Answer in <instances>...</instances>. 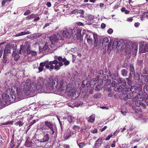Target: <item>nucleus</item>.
<instances>
[{"instance_id":"58836bf2","label":"nucleus","mask_w":148,"mask_h":148,"mask_svg":"<svg viewBox=\"0 0 148 148\" xmlns=\"http://www.w3.org/2000/svg\"><path fill=\"white\" fill-rule=\"evenodd\" d=\"M133 75H134V78L135 79L138 80L139 79L140 76L139 74L137 73H135Z\"/></svg>"},{"instance_id":"6e6d98bb","label":"nucleus","mask_w":148,"mask_h":148,"mask_svg":"<svg viewBox=\"0 0 148 148\" xmlns=\"http://www.w3.org/2000/svg\"><path fill=\"white\" fill-rule=\"evenodd\" d=\"M78 145L80 148H82L85 145L84 143H81L78 144Z\"/></svg>"},{"instance_id":"774afa93","label":"nucleus","mask_w":148,"mask_h":148,"mask_svg":"<svg viewBox=\"0 0 148 148\" xmlns=\"http://www.w3.org/2000/svg\"><path fill=\"white\" fill-rule=\"evenodd\" d=\"M113 32V29H109L108 31V33L109 34H112Z\"/></svg>"},{"instance_id":"c03bdc74","label":"nucleus","mask_w":148,"mask_h":148,"mask_svg":"<svg viewBox=\"0 0 148 148\" xmlns=\"http://www.w3.org/2000/svg\"><path fill=\"white\" fill-rule=\"evenodd\" d=\"M127 83L130 85H131L132 83V80H130L129 78L126 79Z\"/></svg>"},{"instance_id":"72a5a7b5","label":"nucleus","mask_w":148,"mask_h":148,"mask_svg":"<svg viewBox=\"0 0 148 148\" xmlns=\"http://www.w3.org/2000/svg\"><path fill=\"white\" fill-rule=\"evenodd\" d=\"M127 73V71L126 70L123 69L121 71V74L124 77L126 76Z\"/></svg>"},{"instance_id":"cd10ccee","label":"nucleus","mask_w":148,"mask_h":148,"mask_svg":"<svg viewBox=\"0 0 148 148\" xmlns=\"http://www.w3.org/2000/svg\"><path fill=\"white\" fill-rule=\"evenodd\" d=\"M34 143L31 141H27L25 143V145L27 147H32Z\"/></svg>"},{"instance_id":"6ab92c4d","label":"nucleus","mask_w":148,"mask_h":148,"mask_svg":"<svg viewBox=\"0 0 148 148\" xmlns=\"http://www.w3.org/2000/svg\"><path fill=\"white\" fill-rule=\"evenodd\" d=\"M31 54V55L32 56H35L37 54L36 52L35 51H32L30 49L29 50L27 51L26 52H25L23 54V55L25 56H26L28 55H29Z\"/></svg>"},{"instance_id":"4be33fe9","label":"nucleus","mask_w":148,"mask_h":148,"mask_svg":"<svg viewBox=\"0 0 148 148\" xmlns=\"http://www.w3.org/2000/svg\"><path fill=\"white\" fill-rule=\"evenodd\" d=\"M135 71L134 67L132 64H131L130 66V73L129 74V77H132V75L135 73Z\"/></svg>"},{"instance_id":"f704fd0d","label":"nucleus","mask_w":148,"mask_h":148,"mask_svg":"<svg viewBox=\"0 0 148 148\" xmlns=\"http://www.w3.org/2000/svg\"><path fill=\"white\" fill-rule=\"evenodd\" d=\"M74 119V118L72 117L71 115H68L67 116V120L70 123L72 122L73 120Z\"/></svg>"},{"instance_id":"e433bc0d","label":"nucleus","mask_w":148,"mask_h":148,"mask_svg":"<svg viewBox=\"0 0 148 148\" xmlns=\"http://www.w3.org/2000/svg\"><path fill=\"white\" fill-rule=\"evenodd\" d=\"M14 145L15 148H18L20 144V141L17 140H16L15 142H14Z\"/></svg>"},{"instance_id":"7ed1b4c3","label":"nucleus","mask_w":148,"mask_h":148,"mask_svg":"<svg viewBox=\"0 0 148 148\" xmlns=\"http://www.w3.org/2000/svg\"><path fill=\"white\" fill-rule=\"evenodd\" d=\"M41 129L44 130H49L50 131H48L51 135H56L57 129L56 125H54L52 122L46 121L42 123L40 125Z\"/></svg>"},{"instance_id":"393cba45","label":"nucleus","mask_w":148,"mask_h":148,"mask_svg":"<svg viewBox=\"0 0 148 148\" xmlns=\"http://www.w3.org/2000/svg\"><path fill=\"white\" fill-rule=\"evenodd\" d=\"M136 98H133L132 99L133 102H135V105L137 107H139L140 106L141 101L140 100H137L135 101Z\"/></svg>"},{"instance_id":"052dcab7","label":"nucleus","mask_w":148,"mask_h":148,"mask_svg":"<svg viewBox=\"0 0 148 148\" xmlns=\"http://www.w3.org/2000/svg\"><path fill=\"white\" fill-rule=\"evenodd\" d=\"M96 81L95 79H93L91 81V83H92L93 84H95L96 83Z\"/></svg>"},{"instance_id":"ea45409f","label":"nucleus","mask_w":148,"mask_h":148,"mask_svg":"<svg viewBox=\"0 0 148 148\" xmlns=\"http://www.w3.org/2000/svg\"><path fill=\"white\" fill-rule=\"evenodd\" d=\"M118 76H117L115 73H112V76L110 77V78L112 79V80H115Z\"/></svg>"},{"instance_id":"4d7b16f0","label":"nucleus","mask_w":148,"mask_h":148,"mask_svg":"<svg viewBox=\"0 0 148 148\" xmlns=\"http://www.w3.org/2000/svg\"><path fill=\"white\" fill-rule=\"evenodd\" d=\"M103 79H98V84H99V85H100V86H101V85L102 84H103Z\"/></svg>"},{"instance_id":"39448f33","label":"nucleus","mask_w":148,"mask_h":148,"mask_svg":"<svg viewBox=\"0 0 148 148\" xmlns=\"http://www.w3.org/2000/svg\"><path fill=\"white\" fill-rule=\"evenodd\" d=\"M57 59L58 61L56 60L58 63L55 64L54 66V69L57 70H58L60 69V67L62 66L63 65L65 66L68 65L69 64V62L65 58H62L61 57H58Z\"/></svg>"},{"instance_id":"aec40b11","label":"nucleus","mask_w":148,"mask_h":148,"mask_svg":"<svg viewBox=\"0 0 148 148\" xmlns=\"http://www.w3.org/2000/svg\"><path fill=\"white\" fill-rule=\"evenodd\" d=\"M49 138V134H47L44 136L43 138L40 140V143H44L47 142Z\"/></svg>"},{"instance_id":"dca6fc26","label":"nucleus","mask_w":148,"mask_h":148,"mask_svg":"<svg viewBox=\"0 0 148 148\" xmlns=\"http://www.w3.org/2000/svg\"><path fill=\"white\" fill-rule=\"evenodd\" d=\"M19 117H18V119H20L18 121H17L15 123V125H19V126L21 127L22 126L23 124L25 122L23 121V117H21L20 118H19Z\"/></svg>"},{"instance_id":"69168bd1","label":"nucleus","mask_w":148,"mask_h":148,"mask_svg":"<svg viewBox=\"0 0 148 148\" xmlns=\"http://www.w3.org/2000/svg\"><path fill=\"white\" fill-rule=\"evenodd\" d=\"M100 96V95L99 94H95L94 95L93 97L94 98L96 99H97Z\"/></svg>"},{"instance_id":"a19ab883","label":"nucleus","mask_w":148,"mask_h":148,"mask_svg":"<svg viewBox=\"0 0 148 148\" xmlns=\"http://www.w3.org/2000/svg\"><path fill=\"white\" fill-rule=\"evenodd\" d=\"M129 90L130 88L125 87L123 88L122 92L124 93H126L127 91H129Z\"/></svg>"},{"instance_id":"0eeeda50","label":"nucleus","mask_w":148,"mask_h":148,"mask_svg":"<svg viewBox=\"0 0 148 148\" xmlns=\"http://www.w3.org/2000/svg\"><path fill=\"white\" fill-rule=\"evenodd\" d=\"M31 45L30 42L27 41L25 42L24 45L21 46L20 50L18 51V53L21 54L22 53L23 54L31 49Z\"/></svg>"},{"instance_id":"338daca9","label":"nucleus","mask_w":148,"mask_h":148,"mask_svg":"<svg viewBox=\"0 0 148 148\" xmlns=\"http://www.w3.org/2000/svg\"><path fill=\"white\" fill-rule=\"evenodd\" d=\"M112 136H113V135H112V134H111L108 136L106 138V140H109L110 139V138L111 137H112Z\"/></svg>"},{"instance_id":"c9c22d12","label":"nucleus","mask_w":148,"mask_h":148,"mask_svg":"<svg viewBox=\"0 0 148 148\" xmlns=\"http://www.w3.org/2000/svg\"><path fill=\"white\" fill-rule=\"evenodd\" d=\"M101 89V86L99 85V84H98L97 85H96L95 88V91H97L100 90Z\"/></svg>"},{"instance_id":"37998d69","label":"nucleus","mask_w":148,"mask_h":148,"mask_svg":"<svg viewBox=\"0 0 148 148\" xmlns=\"http://www.w3.org/2000/svg\"><path fill=\"white\" fill-rule=\"evenodd\" d=\"M132 92L129 93L127 95V98H128L129 99H132L133 97V95Z\"/></svg>"},{"instance_id":"20e7f679","label":"nucleus","mask_w":148,"mask_h":148,"mask_svg":"<svg viewBox=\"0 0 148 148\" xmlns=\"http://www.w3.org/2000/svg\"><path fill=\"white\" fill-rule=\"evenodd\" d=\"M76 88L75 84L73 83H69L66 86V93H67V95L69 97L73 96L76 98L78 97V95L76 96V91H75Z\"/></svg>"},{"instance_id":"ddd939ff","label":"nucleus","mask_w":148,"mask_h":148,"mask_svg":"<svg viewBox=\"0 0 148 148\" xmlns=\"http://www.w3.org/2000/svg\"><path fill=\"white\" fill-rule=\"evenodd\" d=\"M73 35H75L78 40L81 39V30L80 29H78L76 27H75L73 29Z\"/></svg>"},{"instance_id":"412c9836","label":"nucleus","mask_w":148,"mask_h":148,"mask_svg":"<svg viewBox=\"0 0 148 148\" xmlns=\"http://www.w3.org/2000/svg\"><path fill=\"white\" fill-rule=\"evenodd\" d=\"M109 41V39L108 38L106 37L104 38L102 42V46L103 47V48H104V47H106L108 45H110L108 43Z\"/></svg>"},{"instance_id":"5701e85b","label":"nucleus","mask_w":148,"mask_h":148,"mask_svg":"<svg viewBox=\"0 0 148 148\" xmlns=\"http://www.w3.org/2000/svg\"><path fill=\"white\" fill-rule=\"evenodd\" d=\"M110 77L107 75H104L103 77V78L104 81H107L106 82L107 84H109L111 82V80L110 79Z\"/></svg>"},{"instance_id":"49530a36","label":"nucleus","mask_w":148,"mask_h":148,"mask_svg":"<svg viewBox=\"0 0 148 148\" xmlns=\"http://www.w3.org/2000/svg\"><path fill=\"white\" fill-rule=\"evenodd\" d=\"M36 16L35 14H32L31 15L28 16L27 18L28 19H32L35 18Z\"/></svg>"},{"instance_id":"423d86ee","label":"nucleus","mask_w":148,"mask_h":148,"mask_svg":"<svg viewBox=\"0 0 148 148\" xmlns=\"http://www.w3.org/2000/svg\"><path fill=\"white\" fill-rule=\"evenodd\" d=\"M7 93L8 94V101L10 103H12L15 101H16V95L14 94V90L13 88H9L7 90Z\"/></svg>"},{"instance_id":"4c0bfd02","label":"nucleus","mask_w":148,"mask_h":148,"mask_svg":"<svg viewBox=\"0 0 148 148\" xmlns=\"http://www.w3.org/2000/svg\"><path fill=\"white\" fill-rule=\"evenodd\" d=\"M128 44L127 45H126V46L125 47V50H126V51L128 53H130L131 52V50L132 49V47H130V46H129V49H128V48H127L128 47Z\"/></svg>"},{"instance_id":"f257e3e1","label":"nucleus","mask_w":148,"mask_h":148,"mask_svg":"<svg viewBox=\"0 0 148 148\" xmlns=\"http://www.w3.org/2000/svg\"><path fill=\"white\" fill-rule=\"evenodd\" d=\"M49 78L43 79L42 77H39L37 80V82L36 85L34 82H32L31 84L30 80L29 79H27L25 82V81L22 82L21 84V88H23V92L24 94L27 96L31 94V92L34 93L35 91L37 90H39L45 84L47 90H49V87L47 85V82L45 81V80H47Z\"/></svg>"},{"instance_id":"bb28decb","label":"nucleus","mask_w":148,"mask_h":148,"mask_svg":"<svg viewBox=\"0 0 148 148\" xmlns=\"http://www.w3.org/2000/svg\"><path fill=\"white\" fill-rule=\"evenodd\" d=\"M94 34L91 32H90L87 31V34L86 35V39L87 38L89 39H92V37H93Z\"/></svg>"},{"instance_id":"e2e57ef3","label":"nucleus","mask_w":148,"mask_h":148,"mask_svg":"<svg viewBox=\"0 0 148 148\" xmlns=\"http://www.w3.org/2000/svg\"><path fill=\"white\" fill-rule=\"evenodd\" d=\"M98 73L100 75H102L103 74V71L102 70H100L99 71Z\"/></svg>"},{"instance_id":"864d4df0","label":"nucleus","mask_w":148,"mask_h":148,"mask_svg":"<svg viewBox=\"0 0 148 148\" xmlns=\"http://www.w3.org/2000/svg\"><path fill=\"white\" fill-rule=\"evenodd\" d=\"M7 60V57L5 56V54H3V63H5L6 62Z\"/></svg>"},{"instance_id":"0e129e2a","label":"nucleus","mask_w":148,"mask_h":148,"mask_svg":"<svg viewBox=\"0 0 148 148\" xmlns=\"http://www.w3.org/2000/svg\"><path fill=\"white\" fill-rule=\"evenodd\" d=\"M38 69L39 70V73L42 72L43 70V67L39 66L38 68Z\"/></svg>"},{"instance_id":"79ce46f5","label":"nucleus","mask_w":148,"mask_h":148,"mask_svg":"<svg viewBox=\"0 0 148 148\" xmlns=\"http://www.w3.org/2000/svg\"><path fill=\"white\" fill-rule=\"evenodd\" d=\"M143 90L144 92L147 94L148 92V85H145L143 88Z\"/></svg>"},{"instance_id":"c756f323","label":"nucleus","mask_w":148,"mask_h":148,"mask_svg":"<svg viewBox=\"0 0 148 148\" xmlns=\"http://www.w3.org/2000/svg\"><path fill=\"white\" fill-rule=\"evenodd\" d=\"M43 49L44 51H45L46 52H48L49 51V48L47 43L45 44L43 48Z\"/></svg>"},{"instance_id":"6e6552de","label":"nucleus","mask_w":148,"mask_h":148,"mask_svg":"<svg viewBox=\"0 0 148 148\" xmlns=\"http://www.w3.org/2000/svg\"><path fill=\"white\" fill-rule=\"evenodd\" d=\"M47 62H48L47 61H45V62H41L40 64V66L43 67L45 66L46 68L48 69L49 70H53L54 69V66L53 65V64H56L58 63L57 60H54L53 61H50L48 64H46Z\"/></svg>"},{"instance_id":"de8ad7c7","label":"nucleus","mask_w":148,"mask_h":148,"mask_svg":"<svg viewBox=\"0 0 148 148\" xmlns=\"http://www.w3.org/2000/svg\"><path fill=\"white\" fill-rule=\"evenodd\" d=\"M38 119H37V120H34L33 121H32L30 123V125L29 126V127L30 128V126L33 125L34 123H35L36 121H38Z\"/></svg>"},{"instance_id":"f03ea898","label":"nucleus","mask_w":148,"mask_h":148,"mask_svg":"<svg viewBox=\"0 0 148 148\" xmlns=\"http://www.w3.org/2000/svg\"><path fill=\"white\" fill-rule=\"evenodd\" d=\"M45 81L47 82V85L49 87V90L60 92L62 95L66 93V88L67 83L63 79L58 81V78H55L53 79L51 77H50L49 78L48 80H45Z\"/></svg>"},{"instance_id":"3c124183","label":"nucleus","mask_w":148,"mask_h":148,"mask_svg":"<svg viewBox=\"0 0 148 148\" xmlns=\"http://www.w3.org/2000/svg\"><path fill=\"white\" fill-rule=\"evenodd\" d=\"M14 144V139L12 138L10 143V145L12 147H15Z\"/></svg>"},{"instance_id":"8fccbe9b","label":"nucleus","mask_w":148,"mask_h":148,"mask_svg":"<svg viewBox=\"0 0 148 148\" xmlns=\"http://www.w3.org/2000/svg\"><path fill=\"white\" fill-rule=\"evenodd\" d=\"M13 123V122L12 121H8L6 122H5V123H2V125H8V124H12Z\"/></svg>"},{"instance_id":"9d476101","label":"nucleus","mask_w":148,"mask_h":148,"mask_svg":"<svg viewBox=\"0 0 148 148\" xmlns=\"http://www.w3.org/2000/svg\"><path fill=\"white\" fill-rule=\"evenodd\" d=\"M139 51L141 53H144L148 51V44L145 43L143 41H141L139 43Z\"/></svg>"},{"instance_id":"7c9ffc66","label":"nucleus","mask_w":148,"mask_h":148,"mask_svg":"<svg viewBox=\"0 0 148 148\" xmlns=\"http://www.w3.org/2000/svg\"><path fill=\"white\" fill-rule=\"evenodd\" d=\"M95 115L94 114L90 116L89 119L88 120V121L92 123L95 121Z\"/></svg>"},{"instance_id":"a878e982","label":"nucleus","mask_w":148,"mask_h":148,"mask_svg":"<svg viewBox=\"0 0 148 148\" xmlns=\"http://www.w3.org/2000/svg\"><path fill=\"white\" fill-rule=\"evenodd\" d=\"M42 35V34L41 33H37L34 34L31 37V38L32 39L37 38Z\"/></svg>"},{"instance_id":"1a4fd4ad","label":"nucleus","mask_w":148,"mask_h":148,"mask_svg":"<svg viewBox=\"0 0 148 148\" xmlns=\"http://www.w3.org/2000/svg\"><path fill=\"white\" fill-rule=\"evenodd\" d=\"M61 33L60 32H58L56 34H54L52 36H51L50 38V40L51 42L52 43H53V42H56L57 40H61L63 39V36L61 35ZM53 44H52L51 45V47L52 48Z\"/></svg>"},{"instance_id":"9b49d317","label":"nucleus","mask_w":148,"mask_h":148,"mask_svg":"<svg viewBox=\"0 0 148 148\" xmlns=\"http://www.w3.org/2000/svg\"><path fill=\"white\" fill-rule=\"evenodd\" d=\"M124 40L122 39L121 40L118 41L117 40L114 41L112 46V48L113 49H115L116 48H118L121 47L122 48V47H123V45L124 44Z\"/></svg>"},{"instance_id":"b1692460","label":"nucleus","mask_w":148,"mask_h":148,"mask_svg":"<svg viewBox=\"0 0 148 148\" xmlns=\"http://www.w3.org/2000/svg\"><path fill=\"white\" fill-rule=\"evenodd\" d=\"M10 52V45L8 44L6 46L5 48L4 49L3 54H5L6 53H8Z\"/></svg>"},{"instance_id":"bf43d9fd","label":"nucleus","mask_w":148,"mask_h":148,"mask_svg":"<svg viewBox=\"0 0 148 148\" xmlns=\"http://www.w3.org/2000/svg\"><path fill=\"white\" fill-rule=\"evenodd\" d=\"M111 47H110V45H108V48H107V51L108 52V54H109L110 53L111 49Z\"/></svg>"},{"instance_id":"473e14b6","label":"nucleus","mask_w":148,"mask_h":148,"mask_svg":"<svg viewBox=\"0 0 148 148\" xmlns=\"http://www.w3.org/2000/svg\"><path fill=\"white\" fill-rule=\"evenodd\" d=\"M12 56L14 57V59L16 61L19 58V56L16 52H13L12 53Z\"/></svg>"},{"instance_id":"5fc2aeb1","label":"nucleus","mask_w":148,"mask_h":148,"mask_svg":"<svg viewBox=\"0 0 148 148\" xmlns=\"http://www.w3.org/2000/svg\"><path fill=\"white\" fill-rule=\"evenodd\" d=\"M29 32L28 31H25L24 32H21V34L22 36L24 35L25 34H29Z\"/></svg>"},{"instance_id":"c85d7f7f","label":"nucleus","mask_w":148,"mask_h":148,"mask_svg":"<svg viewBox=\"0 0 148 148\" xmlns=\"http://www.w3.org/2000/svg\"><path fill=\"white\" fill-rule=\"evenodd\" d=\"M94 46L96 47V49L99 48L101 44V41L100 40H96V41H94Z\"/></svg>"},{"instance_id":"f3484780","label":"nucleus","mask_w":148,"mask_h":148,"mask_svg":"<svg viewBox=\"0 0 148 148\" xmlns=\"http://www.w3.org/2000/svg\"><path fill=\"white\" fill-rule=\"evenodd\" d=\"M102 140L101 138H99L96 141L93 148H99L101 145Z\"/></svg>"},{"instance_id":"680f3d73","label":"nucleus","mask_w":148,"mask_h":148,"mask_svg":"<svg viewBox=\"0 0 148 148\" xmlns=\"http://www.w3.org/2000/svg\"><path fill=\"white\" fill-rule=\"evenodd\" d=\"M118 92H122L123 88L121 86H118Z\"/></svg>"},{"instance_id":"603ef678","label":"nucleus","mask_w":148,"mask_h":148,"mask_svg":"<svg viewBox=\"0 0 148 148\" xmlns=\"http://www.w3.org/2000/svg\"><path fill=\"white\" fill-rule=\"evenodd\" d=\"M137 97L138 99H141L143 98V96L140 93H138L137 95Z\"/></svg>"},{"instance_id":"2f4dec72","label":"nucleus","mask_w":148,"mask_h":148,"mask_svg":"<svg viewBox=\"0 0 148 148\" xmlns=\"http://www.w3.org/2000/svg\"><path fill=\"white\" fill-rule=\"evenodd\" d=\"M136 87L135 86H133L131 87L130 89V90L132 92V93H136Z\"/></svg>"},{"instance_id":"a211bd4d","label":"nucleus","mask_w":148,"mask_h":148,"mask_svg":"<svg viewBox=\"0 0 148 148\" xmlns=\"http://www.w3.org/2000/svg\"><path fill=\"white\" fill-rule=\"evenodd\" d=\"M117 82L119 84H121V85L123 86H125L126 85V81L122 78H118L117 79Z\"/></svg>"},{"instance_id":"13d9d810","label":"nucleus","mask_w":148,"mask_h":148,"mask_svg":"<svg viewBox=\"0 0 148 148\" xmlns=\"http://www.w3.org/2000/svg\"><path fill=\"white\" fill-rule=\"evenodd\" d=\"M87 42L89 44H91L92 43V39H89L87 38Z\"/></svg>"},{"instance_id":"2eb2a0df","label":"nucleus","mask_w":148,"mask_h":148,"mask_svg":"<svg viewBox=\"0 0 148 148\" xmlns=\"http://www.w3.org/2000/svg\"><path fill=\"white\" fill-rule=\"evenodd\" d=\"M17 94L16 95V101H18L23 98V93L21 90L20 89L16 90Z\"/></svg>"},{"instance_id":"09e8293b","label":"nucleus","mask_w":148,"mask_h":148,"mask_svg":"<svg viewBox=\"0 0 148 148\" xmlns=\"http://www.w3.org/2000/svg\"><path fill=\"white\" fill-rule=\"evenodd\" d=\"M143 60H138V64L140 66H143Z\"/></svg>"},{"instance_id":"4468645a","label":"nucleus","mask_w":148,"mask_h":148,"mask_svg":"<svg viewBox=\"0 0 148 148\" xmlns=\"http://www.w3.org/2000/svg\"><path fill=\"white\" fill-rule=\"evenodd\" d=\"M8 94H3L2 95V103L3 105H6L8 103Z\"/></svg>"},{"instance_id":"f8f14e48","label":"nucleus","mask_w":148,"mask_h":148,"mask_svg":"<svg viewBox=\"0 0 148 148\" xmlns=\"http://www.w3.org/2000/svg\"><path fill=\"white\" fill-rule=\"evenodd\" d=\"M73 29H71L64 30L63 32V36L66 38H69L72 34L73 35Z\"/></svg>"},{"instance_id":"a18cd8bd","label":"nucleus","mask_w":148,"mask_h":148,"mask_svg":"<svg viewBox=\"0 0 148 148\" xmlns=\"http://www.w3.org/2000/svg\"><path fill=\"white\" fill-rule=\"evenodd\" d=\"M94 38V41H96V40H99L98 38H97V34H94L93 36Z\"/></svg>"}]
</instances>
